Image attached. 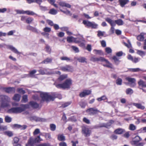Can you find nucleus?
<instances>
[{
    "label": "nucleus",
    "instance_id": "nucleus-1",
    "mask_svg": "<svg viewBox=\"0 0 146 146\" xmlns=\"http://www.w3.org/2000/svg\"><path fill=\"white\" fill-rule=\"evenodd\" d=\"M28 107L27 105H22L20 107L12 108L8 111L9 113H20L23 111L26 108Z\"/></svg>",
    "mask_w": 146,
    "mask_h": 146
},
{
    "label": "nucleus",
    "instance_id": "nucleus-2",
    "mask_svg": "<svg viewBox=\"0 0 146 146\" xmlns=\"http://www.w3.org/2000/svg\"><path fill=\"white\" fill-rule=\"evenodd\" d=\"M72 84V80L70 79H68L66 80L64 83L62 84H56L55 83L54 85L58 88H60L63 89L70 88Z\"/></svg>",
    "mask_w": 146,
    "mask_h": 146
},
{
    "label": "nucleus",
    "instance_id": "nucleus-3",
    "mask_svg": "<svg viewBox=\"0 0 146 146\" xmlns=\"http://www.w3.org/2000/svg\"><path fill=\"white\" fill-rule=\"evenodd\" d=\"M1 106L2 107L5 108L9 106V102L10 99L8 96L5 95L0 96Z\"/></svg>",
    "mask_w": 146,
    "mask_h": 146
},
{
    "label": "nucleus",
    "instance_id": "nucleus-4",
    "mask_svg": "<svg viewBox=\"0 0 146 146\" xmlns=\"http://www.w3.org/2000/svg\"><path fill=\"white\" fill-rule=\"evenodd\" d=\"M40 96L42 100L48 102L50 101H53L54 97L49 94H48L44 92H41Z\"/></svg>",
    "mask_w": 146,
    "mask_h": 146
},
{
    "label": "nucleus",
    "instance_id": "nucleus-5",
    "mask_svg": "<svg viewBox=\"0 0 146 146\" xmlns=\"http://www.w3.org/2000/svg\"><path fill=\"white\" fill-rule=\"evenodd\" d=\"M141 138L138 136H136L134 140L131 141V144L135 146H143L144 143L143 142L139 143L141 140Z\"/></svg>",
    "mask_w": 146,
    "mask_h": 146
},
{
    "label": "nucleus",
    "instance_id": "nucleus-6",
    "mask_svg": "<svg viewBox=\"0 0 146 146\" xmlns=\"http://www.w3.org/2000/svg\"><path fill=\"white\" fill-rule=\"evenodd\" d=\"M83 23L88 27H91L92 29H96L98 26V25L94 22H91L86 20H84Z\"/></svg>",
    "mask_w": 146,
    "mask_h": 146
},
{
    "label": "nucleus",
    "instance_id": "nucleus-7",
    "mask_svg": "<svg viewBox=\"0 0 146 146\" xmlns=\"http://www.w3.org/2000/svg\"><path fill=\"white\" fill-rule=\"evenodd\" d=\"M125 79L129 82V83H125L126 85L129 84L130 86L131 87H133L136 85V80L135 78L126 77Z\"/></svg>",
    "mask_w": 146,
    "mask_h": 146
},
{
    "label": "nucleus",
    "instance_id": "nucleus-8",
    "mask_svg": "<svg viewBox=\"0 0 146 146\" xmlns=\"http://www.w3.org/2000/svg\"><path fill=\"white\" fill-rule=\"evenodd\" d=\"M60 69L61 70L64 72H72L74 71L73 67L69 65L62 66Z\"/></svg>",
    "mask_w": 146,
    "mask_h": 146
},
{
    "label": "nucleus",
    "instance_id": "nucleus-9",
    "mask_svg": "<svg viewBox=\"0 0 146 146\" xmlns=\"http://www.w3.org/2000/svg\"><path fill=\"white\" fill-rule=\"evenodd\" d=\"M86 112L90 115H94L100 112L97 109L90 108L86 110Z\"/></svg>",
    "mask_w": 146,
    "mask_h": 146
},
{
    "label": "nucleus",
    "instance_id": "nucleus-10",
    "mask_svg": "<svg viewBox=\"0 0 146 146\" xmlns=\"http://www.w3.org/2000/svg\"><path fill=\"white\" fill-rule=\"evenodd\" d=\"M82 132L86 137L89 136L91 133V131L89 130V129L85 126L82 127Z\"/></svg>",
    "mask_w": 146,
    "mask_h": 146
},
{
    "label": "nucleus",
    "instance_id": "nucleus-11",
    "mask_svg": "<svg viewBox=\"0 0 146 146\" xmlns=\"http://www.w3.org/2000/svg\"><path fill=\"white\" fill-rule=\"evenodd\" d=\"M30 120L32 121H35L36 122L38 121H44L45 120L43 118H40L36 116H32L30 118Z\"/></svg>",
    "mask_w": 146,
    "mask_h": 146
},
{
    "label": "nucleus",
    "instance_id": "nucleus-12",
    "mask_svg": "<svg viewBox=\"0 0 146 146\" xmlns=\"http://www.w3.org/2000/svg\"><path fill=\"white\" fill-rule=\"evenodd\" d=\"M91 92V91L90 90H85L80 93L79 96L81 98L83 97L90 94Z\"/></svg>",
    "mask_w": 146,
    "mask_h": 146
},
{
    "label": "nucleus",
    "instance_id": "nucleus-13",
    "mask_svg": "<svg viewBox=\"0 0 146 146\" xmlns=\"http://www.w3.org/2000/svg\"><path fill=\"white\" fill-rule=\"evenodd\" d=\"M3 90L8 93H14L15 92V89L13 87L4 88Z\"/></svg>",
    "mask_w": 146,
    "mask_h": 146
},
{
    "label": "nucleus",
    "instance_id": "nucleus-14",
    "mask_svg": "<svg viewBox=\"0 0 146 146\" xmlns=\"http://www.w3.org/2000/svg\"><path fill=\"white\" fill-rule=\"evenodd\" d=\"M101 59L102 60V61L105 62L106 63V64H104L103 65L105 67L112 68V64L110 63L107 60L104 58H101Z\"/></svg>",
    "mask_w": 146,
    "mask_h": 146
},
{
    "label": "nucleus",
    "instance_id": "nucleus-15",
    "mask_svg": "<svg viewBox=\"0 0 146 146\" xmlns=\"http://www.w3.org/2000/svg\"><path fill=\"white\" fill-rule=\"evenodd\" d=\"M7 48L9 49L11 51H12L14 53L18 54H20L21 53L19 52L17 50L15 47H14L11 45H7Z\"/></svg>",
    "mask_w": 146,
    "mask_h": 146
},
{
    "label": "nucleus",
    "instance_id": "nucleus-16",
    "mask_svg": "<svg viewBox=\"0 0 146 146\" xmlns=\"http://www.w3.org/2000/svg\"><path fill=\"white\" fill-rule=\"evenodd\" d=\"M106 20L110 24L111 27H113L115 25V20L114 21L109 18L106 19Z\"/></svg>",
    "mask_w": 146,
    "mask_h": 146
},
{
    "label": "nucleus",
    "instance_id": "nucleus-17",
    "mask_svg": "<svg viewBox=\"0 0 146 146\" xmlns=\"http://www.w3.org/2000/svg\"><path fill=\"white\" fill-rule=\"evenodd\" d=\"M36 143V142H35V139H34L32 138H30L28 141V143L26 144V146H32Z\"/></svg>",
    "mask_w": 146,
    "mask_h": 146
},
{
    "label": "nucleus",
    "instance_id": "nucleus-18",
    "mask_svg": "<svg viewBox=\"0 0 146 146\" xmlns=\"http://www.w3.org/2000/svg\"><path fill=\"white\" fill-rule=\"evenodd\" d=\"M76 39L74 38L73 36H71L70 37H67V41L69 42H75L76 43L78 42L76 40Z\"/></svg>",
    "mask_w": 146,
    "mask_h": 146
},
{
    "label": "nucleus",
    "instance_id": "nucleus-19",
    "mask_svg": "<svg viewBox=\"0 0 146 146\" xmlns=\"http://www.w3.org/2000/svg\"><path fill=\"white\" fill-rule=\"evenodd\" d=\"M119 2L120 3V6L123 7L127 3L129 2V0H119Z\"/></svg>",
    "mask_w": 146,
    "mask_h": 146
},
{
    "label": "nucleus",
    "instance_id": "nucleus-20",
    "mask_svg": "<svg viewBox=\"0 0 146 146\" xmlns=\"http://www.w3.org/2000/svg\"><path fill=\"white\" fill-rule=\"evenodd\" d=\"M77 60L79 62L81 63H87L86 59L85 58L83 57H80L77 58Z\"/></svg>",
    "mask_w": 146,
    "mask_h": 146
},
{
    "label": "nucleus",
    "instance_id": "nucleus-21",
    "mask_svg": "<svg viewBox=\"0 0 146 146\" xmlns=\"http://www.w3.org/2000/svg\"><path fill=\"white\" fill-rule=\"evenodd\" d=\"M59 4L62 7H65L68 8H70L71 6L70 4L64 2H59Z\"/></svg>",
    "mask_w": 146,
    "mask_h": 146
},
{
    "label": "nucleus",
    "instance_id": "nucleus-22",
    "mask_svg": "<svg viewBox=\"0 0 146 146\" xmlns=\"http://www.w3.org/2000/svg\"><path fill=\"white\" fill-rule=\"evenodd\" d=\"M133 105L138 109L144 110L145 108V107L144 106H142L140 104L133 103Z\"/></svg>",
    "mask_w": 146,
    "mask_h": 146
},
{
    "label": "nucleus",
    "instance_id": "nucleus-23",
    "mask_svg": "<svg viewBox=\"0 0 146 146\" xmlns=\"http://www.w3.org/2000/svg\"><path fill=\"white\" fill-rule=\"evenodd\" d=\"M125 130L120 128H118L116 129L114 132L115 133L117 134H122L124 132Z\"/></svg>",
    "mask_w": 146,
    "mask_h": 146
},
{
    "label": "nucleus",
    "instance_id": "nucleus-24",
    "mask_svg": "<svg viewBox=\"0 0 146 146\" xmlns=\"http://www.w3.org/2000/svg\"><path fill=\"white\" fill-rule=\"evenodd\" d=\"M29 104L33 107L35 108H38L39 106L38 104L34 102L31 101L29 103Z\"/></svg>",
    "mask_w": 146,
    "mask_h": 146
},
{
    "label": "nucleus",
    "instance_id": "nucleus-25",
    "mask_svg": "<svg viewBox=\"0 0 146 146\" xmlns=\"http://www.w3.org/2000/svg\"><path fill=\"white\" fill-rule=\"evenodd\" d=\"M52 61V59L51 58H47L45 59V60L42 61L41 63L47 64L51 62Z\"/></svg>",
    "mask_w": 146,
    "mask_h": 146
},
{
    "label": "nucleus",
    "instance_id": "nucleus-26",
    "mask_svg": "<svg viewBox=\"0 0 146 146\" xmlns=\"http://www.w3.org/2000/svg\"><path fill=\"white\" fill-rule=\"evenodd\" d=\"M144 34L141 33L140 35L137 37V39L139 41H143L144 40Z\"/></svg>",
    "mask_w": 146,
    "mask_h": 146
},
{
    "label": "nucleus",
    "instance_id": "nucleus-27",
    "mask_svg": "<svg viewBox=\"0 0 146 146\" xmlns=\"http://www.w3.org/2000/svg\"><path fill=\"white\" fill-rule=\"evenodd\" d=\"M138 84L139 86H141L143 87H145L146 84L143 80H140L138 82Z\"/></svg>",
    "mask_w": 146,
    "mask_h": 146
},
{
    "label": "nucleus",
    "instance_id": "nucleus-28",
    "mask_svg": "<svg viewBox=\"0 0 146 146\" xmlns=\"http://www.w3.org/2000/svg\"><path fill=\"white\" fill-rule=\"evenodd\" d=\"M20 96L18 94H16L13 97V99L15 101H19L20 100Z\"/></svg>",
    "mask_w": 146,
    "mask_h": 146
},
{
    "label": "nucleus",
    "instance_id": "nucleus-29",
    "mask_svg": "<svg viewBox=\"0 0 146 146\" xmlns=\"http://www.w3.org/2000/svg\"><path fill=\"white\" fill-rule=\"evenodd\" d=\"M58 139L60 141H64L65 140V137L63 135H58Z\"/></svg>",
    "mask_w": 146,
    "mask_h": 146
},
{
    "label": "nucleus",
    "instance_id": "nucleus-30",
    "mask_svg": "<svg viewBox=\"0 0 146 146\" xmlns=\"http://www.w3.org/2000/svg\"><path fill=\"white\" fill-rule=\"evenodd\" d=\"M115 22L118 25H121L123 24V21L120 19L115 20Z\"/></svg>",
    "mask_w": 146,
    "mask_h": 146
},
{
    "label": "nucleus",
    "instance_id": "nucleus-31",
    "mask_svg": "<svg viewBox=\"0 0 146 146\" xmlns=\"http://www.w3.org/2000/svg\"><path fill=\"white\" fill-rule=\"evenodd\" d=\"M60 59L62 60H66L67 62L71 61V60L70 58L66 56H62L60 58Z\"/></svg>",
    "mask_w": 146,
    "mask_h": 146
},
{
    "label": "nucleus",
    "instance_id": "nucleus-32",
    "mask_svg": "<svg viewBox=\"0 0 146 146\" xmlns=\"http://www.w3.org/2000/svg\"><path fill=\"white\" fill-rule=\"evenodd\" d=\"M101 58H103L102 57H100L99 58H95L92 57L91 58V60L92 61L95 62L96 61H102V60L101 59Z\"/></svg>",
    "mask_w": 146,
    "mask_h": 146
},
{
    "label": "nucleus",
    "instance_id": "nucleus-33",
    "mask_svg": "<svg viewBox=\"0 0 146 146\" xmlns=\"http://www.w3.org/2000/svg\"><path fill=\"white\" fill-rule=\"evenodd\" d=\"M49 13L52 15H54L57 13V11L54 9H52L50 10Z\"/></svg>",
    "mask_w": 146,
    "mask_h": 146
},
{
    "label": "nucleus",
    "instance_id": "nucleus-34",
    "mask_svg": "<svg viewBox=\"0 0 146 146\" xmlns=\"http://www.w3.org/2000/svg\"><path fill=\"white\" fill-rule=\"evenodd\" d=\"M126 92L127 94H131L133 93V91L131 89L128 88L126 90Z\"/></svg>",
    "mask_w": 146,
    "mask_h": 146
},
{
    "label": "nucleus",
    "instance_id": "nucleus-35",
    "mask_svg": "<svg viewBox=\"0 0 146 146\" xmlns=\"http://www.w3.org/2000/svg\"><path fill=\"white\" fill-rule=\"evenodd\" d=\"M25 13H26L27 14L29 15H37L35 14L33 12L30 11H25Z\"/></svg>",
    "mask_w": 146,
    "mask_h": 146
},
{
    "label": "nucleus",
    "instance_id": "nucleus-36",
    "mask_svg": "<svg viewBox=\"0 0 146 146\" xmlns=\"http://www.w3.org/2000/svg\"><path fill=\"white\" fill-rule=\"evenodd\" d=\"M113 59L114 60L115 63L117 64H118L120 62L119 58L116 56H113Z\"/></svg>",
    "mask_w": 146,
    "mask_h": 146
},
{
    "label": "nucleus",
    "instance_id": "nucleus-37",
    "mask_svg": "<svg viewBox=\"0 0 146 146\" xmlns=\"http://www.w3.org/2000/svg\"><path fill=\"white\" fill-rule=\"evenodd\" d=\"M5 120L6 122L10 123L11 121L12 118L10 117L7 116L5 117Z\"/></svg>",
    "mask_w": 146,
    "mask_h": 146
},
{
    "label": "nucleus",
    "instance_id": "nucleus-38",
    "mask_svg": "<svg viewBox=\"0 0 146 146\" xmlns=\"http://www.w3.org/2000/svg\"><path fill=\"white\" fill-rule=\"evenodd\" d=\"M137 53L142 56H143L145 54V52H144L140 50H138Z\"/></svg>",
    "mask_w": 146,
    "mask_h": 146
},
{
    "label": "nucleus",
    "instance_id": "nucleus-39",
    "mask_svg": "<svg viewBox=\"0 0 146 146\" xmlns=\"http://www.w3.org/2000/svg\"><path fill=\"white\" fill-rule=\"evenodd\" d=\"M50 129L51 131H53L55 130L56 128V126L54 124H50Z\"/></svg>",
    "mask_w": 146,
    "mask_h": 146
},
{
    "label": "nucleus",
    "instance_id": "nucleus-40",
    "mask_svg": "<svg viewBox=\"0 0 146 146\" xmlns=\"http://www.w3.org/2000/svg\"><path fill=\"white\" fill-rule=\"evenodd\" d=\"M107 99L106 96H103L101 97L98 98L97 100L99 102L101 101L102 100H104Z\"/></svg>",
    "mask_w": 146,
    "mask_h": 146
},
{
    "label": "nucleus",
    "instance_id": "nucleus-41",
    "mask_svg": "<svg viewBox=\"0 0 146 146\" xmlns=\"http://www.w3.org/2000/svg\"><path fill=\"white\" fill-rule=\"evenodd\" d=\"M67 75H63L60 76L59 78L58 79L60 81H62L67 77Z\"/></svg>",
    "mask_w": 146,
    "mask_h": 146
},
{
    "label": "nucleus",
    "instance_id": "nucleus-42",
    "mask_svg": "<svg viewBox=\"0 0 146 146\" xmlns=\"http://www.w3.org/2000/svg\"><path fill=\"white\" fill-rule=\"evenodd\" d=\"M122 80L120 78L117 79L116 81V84L118 85H121L122 84Z\"/></svg>",
    "mask_w": 146,
    "mask_h": 146
},
{
    "label": "nucleus",
    "instance_id": "nucleus-43",
    "mask_svg": "<svg viewBox=\"0 0 146 146\" xmlns=\"http://www.w3.org/2000/svg\"><path fill=\"white\" fill-rule=\"evenodd\" d=\"M5 133L6 135H7L9 137H11L13 136V133L11 131H5Z\"/></svg>",
    "mask_w": 146,
    "mask_h": 146
},
{
    "label": "nucleus",
    "instance_id": "nucleus-44",
    "mask_svg": "<svg viewBox=\"0 0 146 146\" xmlns=\"http://www.w3.org/2000/svg\"><path fill=\"white\" fill-rule=\"evenodd\" d=\"M129 70V71L132 72H138L141 70L139 68H130Z\"/></svg>",
    "mask_w": 146,
    "mask_h": 146
},
{
    "label": "nucleus",
    "instance_id": "nucleus-45",
    "mask_svg": "<svg viewBox=\"0 0 146 146\" xmlns=\"http://www.w3.org/2000/svg\"><path fill=\"white\" fill-rule=\"evenodd\" d=\"M71 104V102H66L63 104H62V106H61V107H62L63 108H65L67 106H69V105H70Z\"/></svg>",
    "mask_w": 146,
    "mask_h": 146
},
{
    "label": "nucleus",
    "instance_id": "nucleus-46",
    "mask_svg": "<svg viewBox=\"0 0 146 146\" xmlns=\"http://www.w3.org/2000/svg\"><path fill=\"white\" fill-rule=\"evenodd\" d=\"M19 141V139L17 137H15L13 139V145H15V144H17Z\"/></svg>",
    "mask_w": 146,
    "mask_h": 146
},
{
    "label": "nucleus",
    "instance_id": "nucleus-47",
    "mask_svg": "<svg viewBox=\"0 0 146 146\" xmlns=\"http://www.w3.org/2000/svg\"><path fill=\"white\" fill-rule=\"evenodd\" d=\"M40 132V130L39 129H36L33 133V134L34 135H36L39 133Z\"/></svg>",
    "mask_w": 146,
    "mask_h": 146
},
{
    "label": "nucleus",
    "instance_id": "nucleus-48",
    "mask_svg": "<svg viewBox=\"0 0 146 146\" xmlns=\"http://www.w3.org/2000/svg\"><path fill=\"white\" fill-rule=\"evenodd\" d=\"M22 101L24 102H26L28 101L27 96V95H25L23 96Z\"/></svg>",
    "mask_w": 146,
    "mask_h": 146
},
{
    "label": "nucleus",
    "instance_id": "nucleus-49",
    "mask_svg": "<svg viewBox=\"0 0 146 146\" xmlns=\"http://www.w3.org/2000/svg\"><path fill=\"white\" fill-rule=\"evenodd\" d=\"M71 48H72L76 52H79V50L78 48L75 46H71Z\"/></svg>",
    "mask_w": 146,
    "mask_h": 146
},
{
    "label": "nucleus",
    "instance_id": "nucleus-50",
    "mask_svg": "<svg viewBox=\"0 0 146 146\" xmlns=\"http://www.w3.org/2000/svg\"><path fill=\"white\" fill-rule=\"evenodd\" d=\"M35 142H39L42 140V139L40 138L39 136H37V137L35 139Z\"/></svg>",
    "mask_w": 146,
    "mask_h": 146
},
{
    "label": "nucleus",
    "instance_id": "nucleus-51",
    "mask_svg": "<svg viewBox=\"0 0 146 146\" xmlns=\"http://www.w3.org/2000/svg\"><path fill=\"white\" fill-rule=\"evenodd\" d=\"M17 91L19 93L24 94L25 93V91L22 88H18L17 90Z\"/></svg>",
    "mask_w": 146,
    "mask_h": 146
},
{
    "label": "nucleus",
    "instance_id": "nucleus-52",
    "mask_svg": "<svg viewBox=\"0 0 146 146\" xmlns=\"http://www.w3.org/2000/svg\"><path fill=\"white\" fill-rule=\"evenodd\" d=\"M33 19L29 17L27 19L26 22L27 23H30L33 21Z\"/></svg>",
    "mask_w": 146,
    "mask_h": 146
},
{
    "label": "nucleus",
    "instance_id": "nucleus-53",
    "mask_svg": "<svg viewBox=\"0 0 146 146\" xmlns=\"http://www.w3.org/2000/svg\"><path fill=\"white\" fill-rule=\"evenodd\" d=\"M106 52L108 53L109 54L111 53L112 50L110 47H107L105 48Z\"/></svg>",
    "mask_w": 146,
    "mask_h": 146
},
{
    "label": "nucleus",
    "instance_id": "nucleus-54",
    "mask_svg": "<svg viewBox=\"0 0 146 146\" xmlns=\"http://www.w3.org/2000/svg\"><path fill=\"white\" fill-rule=\"evenodd\" d=\"M129 129L130 130H134L135 129V126L133 124H131L129 125Z\"/></svg>",
    "mask_w": 146,
    "mask_h": 146
},
{
    "label": "nucleus",
    "instance_id": "nucleus-55",
    "mask_svg": "<svg viewBox=\"0 0 146 146\" xmlns=\"http://www.w3.org/2000/svg\"><path fill=\"white\" fill-rule=\"evenodd\" d=\"M60 11L63 12L64 13H65L66 15H69L70 16L72 15V14L70 13V12L68 10H66V11H64L61 10H60Z\"/></svg>",
    "mask_w": 146,
    "mask_h": 146
},
{
    "label": "nucleus",
    "instance_id": "nucleus-56",
    "mask_svg": "<svg viewBox=\"0 0 146 146\" xmlns=\"http://www.w3.org/2000/svg\"><path fill=\"white\" fill-rule=\"evenodd\" d=\"M36 72V71L35 70H34L31 71H30V72L29 74V77H32L33 76V75Z\"/></svg>",
    "mask_w": 146,
    "mask_h": 146
},
{
    "label": "nucleus",
    "instance_id": "nucleus-57",
    "mask_svg": "<svg viewBox=\"0 0 146 146\" xmlns=\"http://www.w3.org/2000/svg\"><path fill=\"white\" fill-rule=\"evenodd\" d=\"M98 36H103L104 33H105V32L104 31L102 32L99 31H98Z\"/></svg>",
    "mask_w": 146,
    "mask_h": 146
},
{
    "label": "nucleus",
    "instance_id": "nucleus-58",
    "mask_svg": "<svg viewBox=\"0 0 146 146\" xmlns=\"http://www.w3.org/2000/svg\"><path fill=\"white\" fill-rule=\"evenodd\" d=\"M51 29L50 28L46 27L44 28V31L46 32H49L51 31Z\"/></svg>",
    "mask_w": 146,
    "mask_h": 146
},
{
    "label": "nucleus",
    "instance_id": "nucleus-59",
    "mask_svg": "<svg viewBox=\"0 0 146 146\" xmlns=\"http://www.w3.org/2000/svg\"><path fill=\"white\" fill-rule=\"evenodd\" d=\"M25 11L23 10H16V11L17 13L18 14H25Z\"/></svg>",
    "mask_w": 146,
    "mask_h": 146
},
{
    "label": "nucleus",
    "instance_id": "nucleus-60",
    "mask_svg": "<svg viewBox=\"0 0 146 146\" xmlns=\"http://www.w3.org/2000/svg\"><path fill=\"white\" fill-rule=\"evenodd\" d=\"M101 43L103 47H105L106 46V42L105 40H103L101 41Z\"/></svg>",
    "mask_w": 146,
    "mask_h": 146
},
{
    "label": "nucleus",
    "instance_id": "nucleus-61",
    "mask_svg": "<svg viewBox=\"0 0 146 146\" xmlns=\"http://www.w3.org/2000/svg\"><path fill=\"white\" fill-rule=\"evenodd\" d=\"M46 22L48 24V25L52 26L54 25V24L53 23V22L49 20H46Z\"/></svg>",
    "mask_w": 146,
    "mask_h": 146
},
{
    "label": "nucleus",
    "instance_id": "nucleus-62",
    "mask_svg": "<svg viewBox=\"0 0 146 146\" xmlns=\"http://www.w3.org/2000/svg\"><path fill=\"white\" fill-rule=\"evenodd\" d=\"M80 105L82 108H85L86 104L84 102H82L80 103Z\"/></svg>",
    "mask_w": 146,
    "mask_h": 146
},
{
    "label": "nucleus",
    "instance_id": "nucleus-63",
    "mask_svg": "<svg viewBox=\"0 0 146 146\" xmlns=\"http://www.w3.org/2000/svg\"><path fill=\"white\" fill-rule=\"evenodd\" d=\"M46 50L48 52H50L51 51V49L50 47L46 45L45 47Z\"/></svg>",
    "mask_w": 146,
    "mask_h": 146
},
{
    "label": "nucleus",
    "instance_id": "nucleus-64",
    "mask_svg": "<svg viewBox=\"0 0 146 146\" xmlns=\"http://www.w3.org/2000/svg\"><path fill=\"white\" fill-rule=\"evenodd\" d=\"M83 121L84 122L87 124H89L90 123L89 120L86 117H84L83 118Z\"/></svg>",
    "mask_w": 146,
    "mask_h": 146
}]
</instances>
